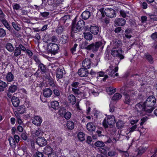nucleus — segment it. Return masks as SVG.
<instances>
[{"mask_svg":"<svg viewBox=\"0 0 157 157\" xmlns=\"http://www.w3.org/2000/svg\"><path fill=\"white\" fill-rule=\"evenodd\" d=\"M72 91L77 97L80 98L83 95V93L78 89L72 88Z\"/></svg>","mask_w":157,"mask_h":157,"instance_id":"obj_21","label":"nucleus"},{"mask_svg":"<svg viewBox=\"0 0 157 157\" xmlns=\"http://www.w3.org/2000/svg\"><path fill=\"white\" fill-rule=\"evenodd\" d=\"M106 90L108 94L109 95H112L116 92V89L113 87L110 86L107 88Z\"/></svg>","mask_w":157,"mask_h":157,"instance_id":"obj_31","label":"nucleus"},{"mask_svg":"<svg viewBox=\"0 0 157 157\" xmlns=\"http://www.w3.org/2000/svg\"><path fill=\"white\" fill-rule=\"evenodd\" d=\"M102 17L100 18L101 21L103 23V24L104 25H107L109 23V20L108 18L106 17H105V16L104 17L101 16Z\"/></svg>","mask_w":157,"mask_h":157,"instance_id":"obj_45","label":"nucleus"},{"mask_svg":"<svg viewBox=\"0 0 157 157\" xmlns=\"http://www.w3.org/2000/svg\"><path fill=\"white\" fill-rule=\"evenodd\" d=\"M48 48L52 54L55 55L58 52L59 47L58 45L56 44L50 43L48 44Z\"/></svg>","mask_w":157,"mask_h":157,"instance_id":"obj_8","label":"nucleus"},{"mask_svg":"<svg viewBox=\"0 0 157 157\" xmlns=\"http://www.w3.org/2000/svg\"><path fill=\"white\" fill-rule=\"evenodd\" d=\"M17 112H19L20 114L23 113L25 111V106L22 105L21 106H18L17 108Z\"/></svg>","mask_w":157,"mask_h":157,"instance_id":"obj_39","label":"nucleus"},{"mask_svg":"<svg viewBox=\"0 0 157 157\" xmlns=\"http://www.w3.org/2000/svg\"><path fill=\"white\" fill-rule=\"evenodd\" d=\"M7 86V85L6 82L0 80V91H3L5 88Z\"/></svg>","mask_w":157,"mask_h":157,"instance_id":"obj_32","label":"nucleus"},{"mask_svg":"<svg viewBox=\"0 0 157 157\" xmlns=\"http://www.w3.org/2000/svg\"><path fill=\"white\" fill-rule=\"evenodd\" d=\"M123 51L121 48H113L111 51V55L114 57L119 58L120 60L124 58V56L122 55Z\"/></svg>","mask_w":157,"mask_h":157,"instance_id":"obj_7","label":"nucleus"},{"mask_svg":"<svg viewBox=\"0 0 157 157\" xmlns=\"http://www.w3.org/2000/svg\"><path fill=\"white\" fill-rule=\"evenodd\" d=\"M65 27H63L61 25H58L56 31L58 34H61L65 30Z\"/></svg>","mask_w":157,"mask_h":157,"instance_id":"obj_30","label":"nucleus"},{"mask_svg":"<svg viewBox=\"0 0 157 157\" xmlns=\"http://www.w3.org/2000/svg\"><path fill=\"white\" fill-rule=\"evenodd\" d=\"M137 126L136 124L134 125L131 127L130 128H128L127 130L129 132H132L136 129Z\"/></svg>","mask_w":157,"mask_h":157,"instance_id":"obj_52","label":"nucleus"},{"mask_svg":"<svg viewBox=\"0 0 157 157\" xmlns=\"http://www.w3.org/2000/svg\"><path fill=\"white\" fill-rule=\"evenodd\" d=\"M79 86V83L77 82H74L71 84V86L75 88Z\"/></svg>","mask_w":157,"mask_h":157,"instance_id":"obj_61","label":"nucleus"},{"mask_svg":"<svg viewBox=\"0 0 157 157\" xmlns=\"http://www.w3.org/2000/svg\"><path fill=\"white\" fill-rule=\"evenodd\" d=\"M62 43L65 44L68 41V37L67 35H62L61 37Z\"/></svg>","mask_w":157,"mask_h":157,"instance_id":"obj_49","label":"nucleus"},{"mask_svg":"<svg viewBox=\"0 0 157 157\" xmlns=\"http://www.w3.org/2000/svg\"><path fill=\"white\" fill-rule=\"evenodd\" d=\"M91 64V61L88 58H86L82 63V66L87 69L90 68Z\"/></svg>","mask_w":157,"mask_h":157,"instance_id":"obj_15","label":"nucleus"},{"mask_svg":"<svg viewBox=\"0 0 157 157\" xmlns=\"http://www.w3.org/2000/svg\"><path fill=\"white\" fill-rule=\"evenodd\" d=\"M12 24L13 27L16 30L18 31L20 30L21 28L19 27L14 22H12Z\"/></svg>","mask_w":157,"mask_h":157,"instance_id":"obj_55","label":"nucleus"},{"mask_svg":"<svg viewBox=\"0 0 157 157\" xmlns=\"http://www.w3.org/2000/svg\"><path fill=\"white\" fill-rule=\"evenodd\" d=\"M84 68H81L79 69L78 71V74L81 77H86L89 74L88 70Z\"/></svg>","mask_w":157,"mask_h":157,"instance_id":"obj_11","label":"nucleus"},{"mask_svg":"<svg viewBox=\"0 0 157 157\" xmlns=\"http://www.w3.org/2000/svg\"><path fill=\"white\" fill-rule=\"evenodd\" d=\"M51 104L52 108L55 110L58 109L59 106V103L57 101H52Z\"/></svg>","mask_w":157,"mask_h":157,"instance_id":"obj_28","label":"nucleus"},{"mask_svg":"<svg viewBox=\"0 0 157 157\" xmlns=\"http://www.w3.org/2000/svg\"><path fill=\"white\" fill-rule=\"evenodd\" d=\"M6 34V31L3 29L0 28V37H3Z\"/></svg>","mask_w":157,"mask_h":157,"instance_id":"obj_53","label":"nucleus"},{"mask_svg":"<svg viewBox=\"0 0 157 157\" xmlns=\"http://www.w3.org/2000/svg\"><path fill=\"white\" fill-rule=\"evenodd\" d=\"M122 45L121 42L118 39H115L113 40V48H121Z\"/></svg>","mask_w":157,"mask_h":157,"instance_id":"obj_13","label":"nucleus"},{"mask_svg":"<svg viewBox=\"0 0 157 157\" xmlns=\"http://www.w3.org/2000/svg\"><path fill=\"white\" fill-rule=\"evenodd\" d=\"M85 25V22L82 20H79L76 23L74 20H73L71 28L72 32L75 33L80 31L83 29Z\"/></svg>","mask_w":157,"mask_h":157,"instance_id":"obj_3","label":"nucleus"},{"mask_svg":"<svg viewBox=\"0 0 157 157\" xmlns=\"http://www.w3.org/2000/svg\"><path fill=\"white\" fill-rule=\"evenodd\" d=\"M67 127L68 129L72 130L74 127V124L72 121H68L67 123Z\"/></svg>","mask_w":157,"mask_h":157,"instance_id":"obj_40","label":"nucleus"},{"mask_svg":"<svg viewBox=\"0 0 157 157\" xmlns=\"http://www.w3.org/2000/svg\"><path fill=\"white\" fill-rule=\"evenodd\" d=\"M88 43L86 41L83 42L80 45V47L82 48H85L88 50H89V46L90 45H88Z\"/></svg>","mask_w":157,"mask_h":157,"instance_id":"obj_41","label":"nucleus"},{"mask_svg":"<svg viewBox=\"0 0 157 157\" xmlns=\"http://www.w3.org/2000/svg\"><path fill=\"white\" fill-rule=\"evenodd\" d=\"M126 21L123 18H117L114 21L115 25L117 26H122L124 25Z\"/></svg>","mask_w":157,"mask_h":157,"instance_id":"obj_14","label":"nucleus"},{"mask_svg":"<svg viewBox=\"0 0 157 157\" xmlns=\"http://www.w3.org/2000/svg\"><path fill=\"white\" fill-rule=\"evenodd\" d=\"M10 144L11 146H13L15 145V142L14 138L12 137H10L9 138Z\"/></svg>","mask_w":157,"mask_h":157,"instance_id":"obj_50","label":"nucleus"},{"mask_svg":"<svg viewBox=\"0 0 157 157\" xmlns=\"http://www.w3.org/2000/svg\"><path fill=\"white\" fill-rule=\"evenodd\" d=\"M52 90L49 88H46L44 90L43 94L46 98H48L51 96L52 94Z\"/></svg>","mask_w":157,"mask_h":157,"instance_id":"obj_19","label":"nucleus"},{"mask_svg":"<svg viewBox=\"0 0 157 157\" xmlns=\"http://www.w3.org/2000/svg\"><path fill=\"white\" fill-rule=\"evenodd\" d=\"M124 124V123L123 121L119 120L117 123L116 126L118 128H121L123 127Z\"/></svg>","mask_w":157,"mask_h":157,"instance_id":"obj_46","label":"nucleus"},{"mask_svg":"<svg viewBox=\"0 0 157 157\" xmlns=\"http://www.w3.org/2000/svg\"><path fill=\"white\" fill-rule=\"evenodd\" d=\"M32 121L33 124L37 126L40 125L42 122V118L39 116H35L32 119Z\"/></svg>","mask_w":157,"mask_h":157,"instance_id":"obj_12","label":"nucleus"},{"mask_svg":"<svg viewBox=\"0 0 157 157\" xmlns=\"http://www.w3.org/2000/svg\"><path fill=\"white\" fill-rule=\"evenodd\" d=\"M19 47H16L15 50L13 51V55L15 57H17L20 55L21 54V50L20 49Z\"/></svg>","mask_w":157,"mask_h":157,"instance_id":"obj_36","label":"nucleus"},{"mask_svg":"<svg viewBox=\"0 0 157 157\" xmlns=\"http://www.w3.org/2000/svg\"><path fill=\"white\" fill-rule=\"evenodd\" d=\"M119 151L121 153H122V154L124 155L125 157H129V155L127 151H121V150H119Z\"/></svg>","mask_w":157,"mask_h":157,"instance_id":"obj_63","label":"nucleus"},{"mask_svg":"<svg viewBox=\"0 0 157 157\" xmlns=\"http://www.w3.org/2000/svg\"><path fill=\"white\" fill-rule=\"evenodd\" d=\"M78 45L76 44H74L73 46L71 48V50L72 53H74L76 51V48Z\"/></svg>","mask_w":157,"mask_h":157,"instance_id":"obj_62","label":"nucleus"},{"mask_svg":"<svg viewBox=\"0 0 157 157\" xmlns=\"http://www.w3.org/2000/svg\"><path fill=\"white\" fill-rule=\"evenodd\" d=\"M6 79L7 82H11L14 81V76L11 72H9L6 75Z\"/></svg>","mask_w":157,"mask_h":157,"instance_id":"obj_18","label":"nucleus"},{"mask_svg":"<svg viewBox=\"0 0 157 157\" xmlns=\"http://www.w3.org/2000/svg\"><path fill=\"white\" fill-rule=\"evenodd\" d=\"M121 97L122 95L121 94L119 93H117L113 95L112 97V100L113 101L118 100L121 99Z\"/></svg>","mask_w":157,"mask_h":157,"instance_id":"obj_42","label":"nucleus"},{"mask_svg":"<svg viewBox=\"0 0 157 157\" xmlns=\"http://www.w3.org/2000/svg\"><path fill=\"white\" fill-rule=\"evenodd\" d=\"M38 66L42 72L44 73H45L46 72L47 69L46 67L44 64L42 63H40L39 64Z\"/></svg>","mask_w":157,"mask_h":157,"instance_id":"obj_48","label":"nucleus"},{"mask_svg":"<svg viewBox=\"0 0 157 157\" xmlns=\"http://www.w3.org/2000/svg\"><path fill=\"white\" fill-rule=\"evenodd\" d=\"M13 9L17 10H19L21 7L19 4H16L13 6Z\"/></svg>","mask_w":157,"mask_h":157,"instance_id":"obj_60","label":"nucleus"},{"mask_svg":"<svg viewBox=\"0 0 157 157\" xmlns=\"http://www.w3.org/2000/svg\"><path fill=\"white\" fill-rule=\"evenodd\" d=\"M70 18L69 16L68 15H65L61 18L60 19V22L62 24H65L69 20Z\"/></svg>","mask_w":157,"mask_h":157,"instance_id":"obj_38","label":"nucleus"},{"mask_svg":"<svg viewBox=\"0 0 157 157\" xmlns=\"http://www.w3.org/2000/svg\"><path fill=\"white\" fill-rule=\"evenodd\" d=\"M36 143L40 146H44L47 144L46 140L44 137H38L36 139Z\"/></svg>","mask_w":157,"mask_h":157,"instance_id":"obj_10","label":"nucleus"},{"mask_svg":"<svg viewBox=\"0 0 157 157\" xmlns=\"http://www.w3.org/2000/svg\"><path fill=\"white\" fill-rule=\"evenodd\" d=\"M43 132L40 128H38L37 130H36L34 133L35 136H38V137H40L43 135Z\"/></svg>","mask_w":157,"mask_h":157,"instance_id":"obj_44","label":"nucleus"},{"mask_svg":"<svg viewBox=\"0 0 157 157\" xmlns=\"http://www.w3.org/2000/svg\"><path fill=\"white\" fill-rule=\"evenodd\" d=\"M50 40L51 41L54 42H56L57 41V37L55 36H52L50 38Z\"/></svg>","mask_w":157,"mask_h":157,"instance_id":"obj_64","label":"nucleus"},{"mask_svg":"<svg viewBox=\"0 0 157 157\" xmlns=\"http://www.w3.org/2000/svg\"><path fill=\"white\" fill-rule=\"evenodd\" d=\"M99 11L101 12V16L104 17L105 14L107 17L112 18L116 16V11L111 8L105 9L102 8L100 9Z\"/></svg>","mask_w":157,"mask_h":157,"instance_id":"obj_4","label":"nucleus"},{"mask_svg":"<svg viewBox=\"0 0 157 157\" xmlns=\"http://www.w3.org/2000/svg\"><path fill=\"white\" fill-rule=\"evenodd\" d=\"M82 18L84 20L88 19L90 16V13L89 11H85L81 14Z\"/></svg>","mask_w":157,"mask_h":157,"instance_id":"obj_23","label":"nucleus"},{"mask_svg":"<svg viewBox=\"0 0 157 157\" xmlns=\"http://www.w3.org/2000/svg\"><path fill=\"white\" fill-rule=\"evenodd\" d=\"M120 13L121 17L124 18L126 17L127 16V14L128 13H126L125 11L122 10H121Z\"/></svg>","mask_w":157,"mask_h":157,"instance_id":"obj_58","label":"nucleus"},{"mask_svg":"<svg viewBox=\"0 0 157 157\" xmlns=\"http://www.w3.org/2000/svg\"><path fill=\"white\" fill-rule=\"evenodd\" d=\"M17 90V87L16 85H13L9 86L8 92L9 93H13Z\"/></svg>","mask_w":157,"mask_h":157,"instance_id":"obj_35","label":"nucleus"},{"mask_svg":"<svg viewBox=\"0 0 157 157\" xmlns=\"http://www.w3.org/2000/svg\"><path fill=\"white\" fill-rule=\"evenodd\" d=\"M71 113L69 112H67L65 113L64 115L65 118L67 120L69 119L71 117Z\"/></svg>","mask_w":157,"mask_h":157,"instance_id":"obj_54","label":"nucleus"},{"mask_svg":"<svg viewBox=\"0 0 157 157\" xmlns=\"http://www.w3.org/2000/svg\"><path fill=\"white\" fill-rule=\"evenodd\" d=\"M63 68L62 67L58 68L56 70V77L57 78H61L63 76Z\"/></svg>","mask_w":157,"mask_h":157,"instance_id":"obj_16","label":"nucleus"},{"mask_svg":"<svg viewBox=\"0 0 157 157\" xmlns=\"http://www.w3.org/2000/svg\"><path fill=\"white\" fill-rule=\"evenodd\" d=\"M90 50H92L93 52H97L98 49V42H96L95 44H90L89 46Z\"/></svg>","mask_w":157,"mask_h":157,"instance_id":"obj_20","label":"nucleus"},{"mask_svg":"<svg viewBox=\"0 0 157 157\" xmlns=\"http://www.w3.org/2000/svg\"><path fill=\"white\" fill-rule=\"evenodd\" d=\"M6 48L9 52H12L14 50V48L12 44L10 43H7L6 44Z\"/></svg>","mask_w":157,"mask_h":157,"instance_id":"obj_29","label":"nucleus"},{"mask_svg":"<svg viewBox=\"0 0 157 157\" xmlns=\"http://www.w3.org/2000/svg\"><path fill=\"white\" fill-rule=\"evenodd\" d=\"M146 58L148 61L151 63H152L153 62V59L151 56L149 55H146Z\"/></svg>","mask_w":157,"mask_h":157,"instance_id":"obj_59","label":"nucleus"},{"mask_svg":"<svg viewBox=\"0 0 157 157\" xmlns=\"http://www.w3.org/2000/svg\"><path fill=\"white\" fill-rule=\"evenodd\" d=\"M120 92L125 96V103L129 104L130 102V96H132L136 94V92L131 87H123Z\"/></svg>","mask_w":157,"mask_h":157,"instance_id":"obj_1","label":"nucleus"},{"mask_svg":"<svg viewBox=\"0 0 157 157\" xmlns=\"http://www.w3.org/2000/svg\"><path fill=\"white\" fill-rule=\"evenodd\" d=\"M1 22L8 30L10 31L11 30V27L10 26L7 21L6 19L2 21Z\"/></svg>","mask_w":157,"mask_h":157,"instance_id":"obj_43","label":"nucleus"},{"mask_svg":"<svg viewBox=\"0 0 157 157\" xmlns=\"http://www.w3.org/2000/svg\"><path fill=\"white\" fill-rule=\"evenodd\" d=\"M78 139L81 141L84 140L85 139V135L82 132H80L78 133Z\"/></svg>","mask_w":157,"mask_h":157,"instance_id":"obj_37","label":"nucleus"},{"mask_svg":"<svg viewBox=\"0 0 157 157\" xmlns=\"http://www.w3.org/2000/svg\"><path fill=\"white\" fill-rule=\"evenodd\" d=\"M109 69L107 70V71L108 72V73L109 76L113 78H115L118 76V73H116L118 70V68L117 67L114 68L112 65H110L109 67Z\"/></svg>","mask_w":157,"mask_h":157,"instance_id":"obj_9","label":"nucleus"},{"mask_svg":"<svg viewBox=\"0 0 157 157\" xmlns=\"http://www.w3.org/2000/svg\"><path fill=\"white\" fill-rule=\"evenodd\" d=\"M99 77H104V78H102V81L105 82L106 80V79L108 77L107 75H105L104 72L100 71L99 72Z\"/></svg>","mask_w":157,"mask_h":157,"instance_id":"obj_47","label":"nucleus"},{"mask_svg":"<svg viewBox=\"0 0 157 157\" xmlns=\"http://www.w3.org/2000/svg\"><path fill=\"white\" fill-rule=\"evenodd\" d=\"M52 148L49 146H46L44 150V153L48 156L52 151Z\"/></svg>","mask_w":157,"mask_h":157,"instance_id":"obj_26","label":"nucleus"},{"mask_svg":"<svg viewBox=\"0 0 157 157\" xmlns=\"http://www.w3.org/2000/svg\"><path fill=\"white\" fill-rule=\"evenodd\" d=\"M135 110L137 112L138 116H142L145 115L147 112L146 106L144 105V103H139L137 104L135 106Z\"/></svg>","mask_w":157,"mask_h":157,"instance_id":"obj_5","label":"nucleus"},{"mask_svg":"<svg viewBox=\"0 0 157 157\" xmlns=\"http://www.w3.org/2000/svg\"><path fill=\"white\" fill-rule=\"evenodd\" d=\"M43 154L39 151L36 152L34 155V157H43Z\"/></svg>","mask_w":157,"mask_h":157,"instance_id":"obj_57","label":"nucleus"},{"mask_svg":"<svg viewBox=\"0 0 157 157\" xmlns=\"http://www.w3.org/2000/svg\"><path fill=\"white\" fill-rule=\"evenodd\" d=\"M115 123V118L113 115H109L107 118H105L103 122V125L105 128L108 127V124L113 125Z\"/></svg>","mask_w":157,"mask_h":157,"instance_id":"obj_6","label":"nucleus"},{"mask_svg":"<svg viewBox=\"0 0 157 157\" xmlns=\"http://www.w3.org/2000/svg\"><path fill=\"white\" fill-rule=\"evenodd\" d=\"M84 35V38L87 40H90L92 39V35L90 33H83Z\"/></svg>","mask_w":157,"mask_h":157,"instance_id":"obj_33","label":"nucleus"},{"mask_svg":"<svg viewBox=\"0 0 157 157\" xmlns=\"http://www.w3.org/2000/svg\"><path fill=\"white\" fill-rule=\"evenodd\" d=\"M147 149L146 147H140L138 149V153L137 155L140 156L141 155L144 153Z\"/></svg>","mask_w":157,"mask_h":157,"instance_id":"obj_22","label":"nucleus"},{"mask_svg":"<svg viewBox=\"0 0 157 157\" xmlns=\"http://www.w3.org/2000/svg\"><path fill=\"white\" fill-rule=\"evenodd\" d=\"M156 99L154 97L149 96L144 102V105L146 106L147 112L148 113H151L154 109V105L155 103Z\"/></svg>","mask_w":157,"mask_h":157,"instance_id":"obj_2","label":"nucleus"},{"mask_svg":"<svg viewBox=\"0 0 157 157\" xmlns=\"http://www.w3.org/2000/svg\"><path fill=\"white\" fill-rule=\"evenodd\" d=\"M90 31L93 34H97L98 33V29L96 26H91L90 28Z\"/></svg>","mask_w":157,"mask_h":157,"instance_id":"obj_34","label":"nucleus"},{"mask_svg":"<svg viewBox=\"0 0 157 157\" xmlns=\"http://www.w3.org/2000/svg\"><path fill=\"white\" fill-rule=\"evenodd\" d=\"M104 145L105 144L99 141V152L103 153V154L105 153V150L102 148Z\"/></svg>","mask_w":157,"mask_h":157,"instance_id":"obj_27","label":"nucleus"},{"mask_svg":"<svg viewBox=\"0 0 157 157\" xmlns=\"http://www.w3.org/2000/svg\"><path fill=\"white\" fill-rule=\"evenodd\" d=\"M67 99L69 102L72 105H74L76 103V98L73 94L69 95L67 97Z\"/></svg>","mask_w":157,"mask_h":157,"instance_id":"obj_17","label":"nucleus"},{"mask_svg":"<svg viewBox=\"0 0 157 157\" xmlns=\"http://www.w3.org/2000/svg\"><path fill=\"white\" fill-rule=\"evenodd\" d=\"M87 129L90 132L94 131L95 129V127L93 123L92 122L88 123L86 125Z\"/></svg>","mask_w":157,"mask_h":157,"instance_id":"obj_24","label":"nucleus"},{"mask_svg":"<svg viewBox=\"0 0 157 157\" xmlns=\"http://www.w3.org/2000/svg\"><path fill=\"white\" fill-rule=\"evenodd\" d=\"M65 113V109L64 108H60L59 111V114L60 116H62L63 114L64 115Z\"/></svg>","mask_w":157,"mask_h":157,"instance_id":"obj_56","label":"nucleus"},{"mask_svg":"<svg viewBox=\"0 0 157 157\" xmlns=\"http://www.w3.org/2000/svg\"><path fill=\"white\" fill-rule=\"evenodd\" d=\"M11 101L14 107H17L18 106L19 103V101L17 97H13L12 98Z\"/></svg>","mask_w":157,"mask_h":157,"instance_id":"obj_25","label":"nucleus"},{"mask_svg":"<svg viewBox=\"0 0 157 157\" xmlns=\"http://www.w3.org/2000/svg\"><path fill=\"white\" fill-rule=\"evenodd\" d=\"M53 151L56 153L58 156L62 154V150L59 148H56Z\"/></svg>","mask_w":157,"mask_h":157,"instance_id":"obj_51","label":"nucleus"}]
</instances>
